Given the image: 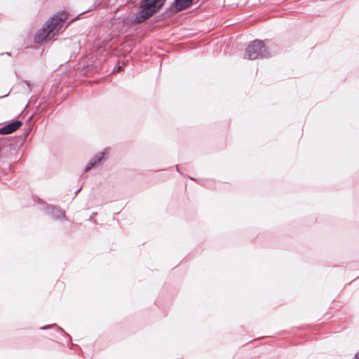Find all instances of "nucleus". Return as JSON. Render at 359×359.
I'll return each instance as SVG.
<instances>
[{"instance_id": "1", "label": "nucleus", "mask_w": 359, "mask_h": 359, "mask_svg": "<svg viewBox=\"0 0 359 359\" xmlns=\"http://www.w3.org/2000/svg\"><path fill=\"white\" fill-rule=\"evenodd\" d=\"M166 0H142L140 3L141 11L135 16L134 22L140 23L149 18L164 6Z\"/></svg>"}, {"instance_id": "2", "label": "nucleus", "mask_w": 359, "mask_h": 359, "mask_svg": "<svg viewBox=\"0 0 359 359\" xmlns=\"http://www.w3.org/2000/svg\"><path fill=\"white\" fill-rule=\"evenodd\" d=\"M61 20L56 15L50 18L46 24L39 29L34 36V41L40 43L44 40L49 39L50 34H55L62 27Z\"/></svg>"}, {"instance_id": "3", "label": "nucleus", "mask_w": 359, "mask_h": 359, "mask_svg": "<svg viewBox=\"0 0 359 359\" xmlns=\"http://www.w3.org/2000/svg\"><path fill=\"white\" fill-rule=\"evenodd\" d=\"M269 56L270 53L264 41L258 39L251 41L245 52V58L249 60L265 58Z\"/></svg>"}, {"instance_id": "4", "label": "nucleus", "mask_w": 359, "mask_h": 359, "mask_svg": "<svg viewBox=\"0 0 359 359\" xmlns=\"http://www.w3.org/2000/svg\"><path fill=\"white\" fill-rule=\"evenodd\" d=\"M194 0H175L173 4L170 5L163 13V18H168L173 16L178 12L182 11L188 8Z\"/></svg>"}, {"instance_id": "5", "label": "nucleus", "mask_w": 359, "mask_h": 359, "mask_svg": "<svg viewBox=\"0 0 359 359\" xmlns=\"http://www.w3.org/2000/svg\"><path fill=\"white\" fill-rule=\"evenodd\" d=\"M107 158V153L106 151L98 153L95 157L90 161L86 165L84 172H88L90 169L100 165Z\"/></svg>"}, {"instance_id": "6", "label": "nucleus", "mask_w": 359, "mask_h": 359, "mask_svg": "<svg viewBox=\"0 0 359 359\" xmlns=\"http://www.w3.org/2000/svg\"><path fill=\"white\" fill-rule=\"evenodd\" d=\"M22 122L19 120L13 121L11 123L6 124V126L0 128V134L8 135L11 134L17 130L21 126Z\"/></svg>"}, {"instance_id": "7", "label": "nucleus", "mask_w": 359, "mask_h": 359, "mask_svg": "<svg viewBox=\"0 0 359 359\" xmlns=\"http://www.w3.org/2000/svg\"><path fill=\"white\" fill-rule=\"evenodd\" d=\"M46 213L56 220L63 219L65 217V212L62 210L53 206L47 207Z\"/></svg>"}, {"instance_id": "8", "label": "nucleus", "mask_w": 359, "mask_h": 359, "mask_svg": "<svg viewBox=\"0 0 359 359\" xmlns=\"http://www.w3.org/2000/svg\"><path fill=\"white\" fill-rule=\"evenodd\" d=\"M100 4V3L97 4V3H95L94 4H93L88 9L81 12V13H79V15H77L74 18H73L71 22H73V21H75L76 20H78L82 15H83L84 13H86V12H88V11H93V10H95L97 6L98 5Z\"/></svg>"}, {"instance_id": "9", "label": "nucleus", "mask_w": 359, "mask_h": 359, "mask_svg": "<svg viewBox=\"0 0 359 359\" xmlns=\"http://www.w3.org/2000/svg\"><path fill=\"white\" fill-rule=\"evenodd\" d=\"M56 15L57 16L58 18H60V20H61L60 22H62V24L67 19V13L65 12L58 13Z\"/></svg>"}, {"instance_id": "10", "label": "nucleus", "mask_w": 359, "mask_h": 359, "mask_svg": "<svg viewBox=\"0 0 359 359\" xmlns=\"http://www.w3.org/2000/svg\"><path fill=\"white\" fill-rule=\"evenodd\" d=\"M57 327V330L58 331H60V332H64V330H63L61 327H57V326L56 325H55V324L51 325H46V326H43V327H40V330H46L50 329V328H51V327Z\"/></svg>"}, {"instance_id": "11", "label": "nucleus", "mask_w": 359, "mask_h": 359, "mask_svg": "<svg viewBox=\"0 0 359 359\" xmlns=\"http://www.w3.org/2000/svg\"><path fill=\"white\" fill-rule=\"evenodd\" d=\"M23 82L26 84L27 86V91L30 93L32 91V84L30 83V82L29 81H27V80H25L23 81Z\"/></svg>"}, {"instance_id": "12", "label": "nucleus", "mask_w": 359, "mask_h": 359, "mask_svg": "<svg viewBox=\"0 0 359 359\" xmlns=\"http://www.w3.org/2000/svg\"><path fill=\"white\" fill-rule=\"evenodd\" d=\"M97 215V212H93V215L90 217V220L93 221L95 216Z\"/></svg>"}, {"instance_id": "13", "label": "nucleus", "mask_w": 359, "mask_h": 359, "mask_svg": "<svg viewBox=\"0 0 359 359\" xmlns=\"http://www.w3.org/2000/svg\"><path fill=\"white\" fill-rule=\"evenodd\" d=\"M122 70H123V67H122V66H119V67L117 68L116 72H121V71H122Z\"/></svg>"}, {"instance_id": "14", "label": "nucleus", "mask_w": 359, "mask_h": 359, "mask_svg": "<svg viewBox=\"0 0 359 359\" xmlns=\"http://www.w3.org/2000/svg\"><path fill=\"white\" fill-rule=\"evenodd\" d=\"M81 190V187H80L79 189H77V190L75 191V196H76L78 194V193H79Z\"/></svg>"}, {"instance_id": "15", "label": "nucleus", "mask_w": 359, "mask_h": 359, "mask_svg": "<svg viewBox=\"0 0 359 359\" xmlns=\"http://www.w3.org/2000/svg\"><path fill=\"white\" fill-rule=\"evenodd\" d=\"M355 359H359V351L355 353Z\"/></svg>"}, {"instance_id": "16", "label": "nucleus", "mask_w": 359, "mask_h": 359, "mask_svg": "<svg viewBox=\"0 0 359 359\" xmlns=\"http://www.w3.org/2000/svg\"><path fill=\"white\" fill-rule=\"evenodd\" d=\"M8 93H8L7 94H6L4 95L0 96V99L6 97L8 95Z\"/></svg>"}, {"instance_id": "17", "label": "nucleus", "mask_w": 359, "mask_h": 359, "mask_svg": "<svg viewBox=\"0 0 359 359\" xmlns=\"http://www.w3.org/2000/svg\"><path fill=\"white\" fill-rule=\"evenodd\" d=\"M8 147H11L13 146V144L11 142H8Z\"/></svg>"}, {"instance_id": "18", "label": "nucleus", "mask_w": 359, "mask_h": 359, "mask_svg": "<svg viewBox=\"0 0 359 359\" xmlns=\"http://www.w3.org/2000/svg\"><path fill=\"white\" fill-rule=\"evenodd\" d=\"M177 172L181 173L177 166Z\"/></svg>"}, {"instance_id": "19", "label": "nucleus", "mask_w": 359, "mask_h": 359, "mask_svg": "<svg viewBox=\"0 0 359 359\" xmlns=\"http://www.w3.org/2000/svg\"><path fill=\"white\" fill-rule=\"evenodd\" d=\"M5 54H7V55H10V53L8 52H6Z\"/></svg>"}]
</instances>
